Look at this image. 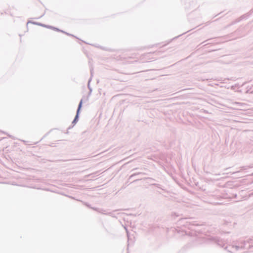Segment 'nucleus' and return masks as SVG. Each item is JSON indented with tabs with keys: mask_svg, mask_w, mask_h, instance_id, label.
Returning <instances> with one entry per match:
<instances>
[{
	"mask_svg": "<svg viewBox=\"0 0 253 253\" xmlns=\"http://www.w3.org/2000/svg\"><path fill=\"white\" fill-rule=\"evenodd\" d=\"M82 104H83V99H82L81 100H80V102L78 105V109H77V112H76V115L74 118V119L73 120L72 124H73V126H74V125H75V124L78 122L79 121V114H80V110L82 108Z\"/></svg>",
	"mask_w": 253,
	"mask_h": 253,
	"instance_id": "nucleus-1",
	"label": "nucleus"
},
{
	"mask_svg": "<svg viewBox=\"0 0 253 253\" xmlns=\"http://www.w3.org/2000/svg\"><path fill=\"white\" fill-rule=\"evenodd\" d=\"M90 74H91V77L90 78H89L88 81V84H87V87L89 89V90H90V89H92L90 86V83L92 80V77L93 76V69H90Z\"/></svg>",
	"mask_w": 253,
	"mask_h": 253,
	"instance_id": "nucleus-2",
	"label": "nucleus"
},
{
	"mask_svg": "<svg viewBox=\"0 0 253 253\" xmlns=\"http://www.w3.org/2000/svg\"><path fill=\"white\" fill-rule=\"evenodd\" d=\"M53 30H55V31H58V32H62V33H65V34H66L67 35H69V36H71L74 37L73 35H71L70 34H69L68 33H66V32H65L62 31V30H60V29H58V28H57L56 27H54L53 28Z\"/></svg>",
	"mask_w": 253,
	"mask_h": 253,
	"instance_id": "nucleus-3",
	"label": "nucleus"
},
{
	"mask_svg": "<svg viewBox=\"0 0 253 253\" xmlns=\"http://www.w3.org/2000/svg\"><path fill=\"white\" fill-rule=\"evenodd\" d=\"M32 23L35 25H39V26H42V27H46V25H45L44 24H42L41 23H39V22H30V21H29L27 23Z\"/></svg>",
	"mask_w": 253,
	"mask_h": 253,
	"instance_id": "nucleus-4",
	"label": "nucleus"
},
{
	"mask_svg": "<svg viewBox=\"0 0 253 253\" xmlns=\"http://www.w3.org/2000/svg\"><path fill=\"white\" fill-rule=\"evenodd\" d=\"M244 15L242 16L240 18H239V19H238L236 20H235V21H234V22H232L231 23L230 25H233V24H234L235 23H237V22H238L240 21H241L243 18H244Z\"/></svg>",
	"mask_w": 253,
	"mask_h": 253,
	"instance_id": "nucleus-5",
	"label": "nucleus"
},
{
	"mask_svg": "<svg viewBox=\"0 0 253 253\" xmlns=\"http://www.w3.org/2000/svg\"><path fill=\"white\" fill-rule=\"evenodd\" d=\"M46 28H49V29H53V28L54 27H52V26H51L46 25Z\"/></svg>",
	"mask_w": 253,
	"mask_h": 253,
	"instance_id": "nucleus-6",
	"label": "nucleus"
},
{
	"mask_svg": "<svg viewBox=\"0 0 253 253\" xmlns=\"http://www.w3.org/2000/svg\"><path fill=\"white\" fill-rule=\"evenodd\" d=\"M91 92H92V89H90V90L88 93V96L90 95Z\"/></svg>",
	"mask_w": 253,
	"mask_h": 253,
	"instance_id": "nucleus-7",
	"label": "nucleus"
},
{
	"mask_svg": "<svg viewBox=\"0 0 253 253\" xmlns=\"http://www.w3.org/2000/svg\"><path fill=\"white\" fill-rule=\"evenodd\" d=\"M72 127H73V126H70L68 127V129H69L71 128Z\"/></svg>",
	"mask_w": 253,
	"mask_h": 253,
	"instance_id": "nucleus-8",
	"label": "nucleus"
}]
</instances>
